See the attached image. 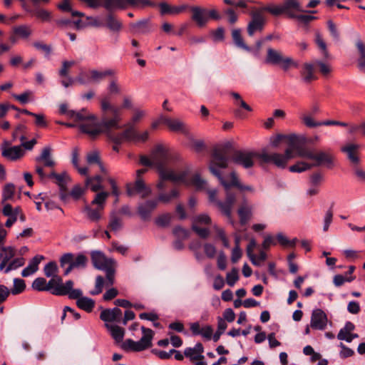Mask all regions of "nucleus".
<instances>
[{
  "instance_id": "obj_52",
  "label": "nucleus",
  "mask_w": 365,
  "mask_h": 365,
  "mask_svg": "<svg viewBox=\"0 0 365 365\" xmlns=\"http://www.w3.org/2000/svg\"><path fill=\"white\" fill-rule=\"evenodd\" d=\"M109 195L107 192H101L96 195L95 198L92 201V205H97L100 209H103L104 203Z\"/></svg>"
},
{
  "instance_id": "obj_63",
  "label": "nucleus",
  "mask_w": 365,
  "mask_h": 365,
  "mask_svg": "<svg viewBox=\"0 0 365 365\" xmlns=\"http://www.w3.org/2000/svg\"><path fill=\"white\" fill-rule=\"evenodd\" d=\"M173 233L178 238L186 239L189 236V231L181 226L175 227Z\"/></svg>"
},
{
  "instance_id": "obj_17",
  "label": "nucleus",
  "mask_w": 365,
  "mask_h": 365,
  "mask_svg": "<svg viewBox=\"0 0 365 365\" xmlns=\"http://www.w3.org/2000/svg\"><path fill=\"white\" fill-rule=\"evenodd\" d=\"M24 8L31 16H34L42 22H50L53 18L51 12L38 5L34 6L33 8L28 6H24Z\"/></svg>"
},
{
  "instance_id": "obj_46",
  "label": "nucleus",
  "mask_w": 365,
  "mask_h": 365,
  "mask_svg": "<svg viewBox=\"0 0 365 365\" xmlns=\"http://www.w3.org/2000/svg\"><path fill=\"white\" fill-rule=\"evenodd\" d=\"M13 31L14 34L24 38L29 37L31 34V30L27 25H20L16 26L14 28Z\"/></svg>"
},
{
  "instance_id": "obj_9",
  "label": "nucleus",
  "mask_w": 365,
  "mask_h": 365,
  "mask_svg": "<svg viewBox=\"0 0 365 365\" xmlns=\"http://www.w3.org/2000/svg\"><path fill=\"white\" fill-rule=\"evenodd\" d=\"M90 78L88 79L84 78V76H88L86 72H81L76 78V81L81 85H86L91 82L99 83L107 76H113L115 72L113 69H106L103 71H99L96 69L89 71Z\"/></svg>"
},
{
  "instance_id": "obj_47",
  "label": "nucleus",
  "mask_w": 365,
  "mask_h": 365,
  "mask_svg": "<svg viewBox=\"0 0 365 365\" xmlns=\"http://www.w3.org/2000/svg\"><path fill=\"white\" fill-rule=\"evenodd\" d=\"M58 8L62 11L71 12L72 16H83L84 14L78 11H73L69 0H63L58 5Z\"/></svg>"
},
{
  "instance_id": "obj_22",
  "label": "nucleus",
  "mask_w": 365,
  "mask_h": 365,
  "mask_svg": "<svg viewBox=\"0 0 365 365\" xmlns=\"http://www.w3.org/2000/svg\"><path fill=\"white\" fill-rule=\"evenodd\" d=\"M134 193H138L141 198H145L151 194V189L145 185L141 178H137L133 187H127V194L129 196Z\"/></svg>"
},
{
  "instance_id": "obj_11",
  "label": "nucleus",
  "mask_w": 365,
  "mask_h": 365,
  "mask_svg": "<svg viewBox=\"0 0 365 365\" xmlns=\"http://www.w3.org/2000/svg\"><path fill=\"white\" fill-rule=\"evenodd\" d=\"M91 257L93 267L99 270H103L116 264V262L113 258L106 257L104 253L101 251H92L91 252Z\"/></svg>"
},
{
  "instance_id": "obj_7",
  "label": "nucleus",
  "mask_w": 365,
  "mask_h": 365,
  "mask_svg": "<svg viewBox=\"0 0 365 365\" xmlns=\"http://www.w3.org/2000/svg\"><path fill=\"white\" fill-rule=\"evenodd\" d=\"M148 136L149 133L148 131H145L142 134H138L135 130L133 125H130V128H128L122 133L109 134V140L115 144H122L125 140L145 142L148 139Z\"/></svg>"
},
{
  "instance_id": "obj_33",
  "label": "nucleus",
  "mask_w": 365,
  "mask_h": 365,
  "mask_svg": "<svg viewBox=\"0 0 365 365\" xmlns=\"http://www.w3.org/2000/svg\"><path fill=\"white\" fill-rule=\"evenodd\" d=\"M43 258L42 255H36L29 262L28 266L22 270V277H27L35 273L38 269V264Z\"/></svg>"
},
{
  "instance_id": "obj_1",
  "label": "nucleus",
  "mask_w": 365,
  "mask_h": 365,
  "mask_svg": "<svg viewBox=\"0 0 365 365\" xmlns=\"http://www.w3.org/2000/svg\"><path fill=\"white\" fill-rule=\"evenodd\" d=\"M228 145H221L213 148L212 152V160L209 165V170L211 173L217 178L220 184L224 187L226 192V199L222 202L217 199V190L215 189L208 190L209 201L213 203L221 212L226 216L230 222L233 224L231 211L236 200V193L230 189V185L222 177L220 169L227 168L229 163Z\"/></svg>"
},
{
  "instance_id": "obj_30",
  "label": "nucleus",
  "mask_w": 365,
  "mask_h": 365,
  "mask_svg": "<svg viewBox=\"0 0 365 365\" xmlns=\"http://www.w3.org/2000/svg\"><path fill=\"white\" fill-rule=\"evenodd\" d=\"M35 160L38 163L43 162L45 167L52 168L56 165L51 158V148L49 146L44 147L41 154L36 157Z\"/></svg>"
},
{
  "instance_id": "obj_28",
  "label": "nucleus",
  "mask_w": 365,
  "mask_h": 365,
  "mask_svg": "<svg viewBox=\"0 0 365 365\" xmlns=\"http://www.w3.org/2000/svg\"><path fill=\"white\" fill-rule=\"evenodd\" d=\"M16 255V248L12 246L0 248V270H3Z\"/></svg>"
},
{
  "instance_id": "obj_35",
  "label": "nucleus",
  "mask_w": 365,
  "mask_h": 365,
  "mask_svg": "<svg viewBox=\"0 0 365 365\" xmlns=\"http://www.w3.org/2000/svg\"><path fill=\"white\" fill-rule=\"evenodd\" d=\"M63 285L64 283L61 277H53L48 283L46 282L45 291H50L53 294L58 296L57 293Z\"/></svg>"
},
{
  "instance_id": "obj_55",
  "label": "nucleus",
  "mask_w": 365,
  "mask_h": 365,
  "mask_svg": "<svg viewBox=\"0 0 365 365\" xmlns=\"http://www.w3.org/2000/svg\"><path fill=\"white\" fill-rule=\"evenodd\" d=\"M178 195H179L178 191L177 190L174 189V190H172L170 193H160L156 200H158V202L159 201H161L165 203H167V202H170L172 199L178 197Z\"/></svg>"
},
{
  "instance_id": "obj_34",
  "label": "nucleus",
  "mask_w": 365,
  "mask_h": 365,
  "mask_svg": "<svg viewBox=\"0 0 365 365\" xmlns=\"http://www.w3.org/2000/svg\"><path fill=\"white\" fill-rule=\"evenodd\" d=\"M287 138L289 140V147L287 149H292V150H294V148H295V144L297 143V140L298 139V136L295 134H291V135H282V134H278L276 137H274L272 141H271V145L274 148H277L280 141L282 139ZM292 155L294 156V153H292Z\"/></svg>"
},
{
  "instance_id": "obj_39",
  "label": "nucleus",
  "mask_w": 365,
  "mask_h": 365,
  "mask_svg": "<svg viewBox=\"0 0 365 365\" xmlns=\"http://www.w3.org/2000/svg\"><path fill=\"white\" fill-rule=\"evenodd\" d=\"M257 247V242L254 238L250 240L249 244L247 246L246 252L247 257L254 265L259 266V263L257 261V256L254 254V250Z\"/></svg>"
},
{
  "instance_id": "obj_24",
  "label": "nucleus",
  "mask_w": 365,
  "mask_h": 365,
  "mask_svg": "<svg viewBox=\"0 0 365 365\" xmlns=\"http://www.w3.org/2000/svg\"><path fill=\"white\" fill-rule=\"evenodd\" d=\"M157 6L159 7L160 14L162 16L165 15H177L184 11L188 6L182 4L180 6H172L165 1L157 4Z\"/></svg>"
},
{
  "instance_id": "obj_49",
  "label": "nucleus",
  "mask_w": 365,
  "mask_h": 365,
  "mask_svg": "<svg viewBox=\"0 0 365 365\" xmlns=\"http://www.w3.org/2000/svg\"><path fill=\"white\" fill-rule=\"evenodd\" d=\"M230 177H231V182H229V184L230 185V187L232 186H235V187H238L241 190H247V191H250V192H252L254 190V189L252 186L241 185L239 182L237 176L235 172H232L230 173Z\"/></svg>"
},
{
  "instance_id": "obj_2",
  "label": "nucleus",
  "mask_w": 365,
  "mask_h": 365,
  "mask_svg": "<svg viewBox=\"0 0 365 365\" xmlns=\"http://www.w3.org/2000/svg\"><path fill=\"white\" fill-rule=\"evenodd\" d=\"M255 158L259 159L260 164L271 163L278 168L284 169L287 167L289 160L293 158V155L292 149H286L283 154L268 152L266 149H263L261 152L237 150L231 156V160L234 163L241 165L245 169L254 166Z\"/></svg>"
},
{
  "instance_id": "obj_23",
  "label": "nucleus",
  "mask_w": 365,
  "mask_h": 365,
  "mask_svg": "<svg viewBox=\"0 0 365 365\" xmlns=\"http://www.w3.org/2000/svg\"><path fill=\"white\" fill-rule=\"evenodd\" d=\"M160 121L166 125L171 131L187 133V129L183 122L178 119H172L165 116H160Z\"/></svg>"
},
{
  "instance_id": "obj_60",
  "label": "nucleus",
  "mask_w": 365,
  "mask_h": 365,
  "mask_svg": "<svg viewBox=\"0 0 365 365\" xmlns=\"http://www.w3.org/2000/svg\"><path fill=\"white\" fill-rule=\"evenodd\" d=\"M190 185L195 186L197 189H202L206 185V181L199 174H195L190 180Z\"/></svg>"
},
{
  "instance_id": "obj_21",
  "label": "nucleus",
  "mask_w": 365,
  "mask_h": 365,
  "mask_svg": "<svg viewBox=\"0 0 365 365\" xmlns=\"http://www.w3.org/2000/svg\"><path fill=\"white\" fill-rule=\"evenodd\" d=\"M265 20L260 13H254L252 15V20L247 26V33L252 36L257 31H262L264 29Z\"/></svg>"
},
{
  "instance_id": "obj_5",
  "label": "nucleus",
  "mask_w": 365,
  "mask_h": 365,
  "mask_svg": "<svg viewBox=\"0 0 365 365\" xmlns=\"http://www.w3.org/2000/svg\"><path fill=\"white\" fill-rule=\"evenodd\" d=\"M68 116L75 121L81 122L78 127L82 133L88 135L92 138H95L99 135L91 133L93 132L95 127H101L99 120L96 115L87 113L86 109L83 108L78 112L71 110L68 112Z\"/></svg>"
},
{
  "instance_id": "obj_14",
  "label": "nucleus",
  "mask_w": 365,
  "mask_h": 365,
  "mask_svg": "<svg viewBox=\"0 0 365 365\" xmlns=\"http://www.w3.org/2000/svg\"><path fill=\"white\" fill-rule=\"evenodd\" d=\"M158 206V200H148L145 202H140L138 205V213L140 218L144 220H150L152 212Z\"/></svg>"
},
{
  "instance_id": "obj_51",
  "label": "nucleus",
  "mask_w": 365,
  "mask_h": 365,
  "mask_svg": "<svg viewBox=\"0 0 365 365\" xmlns=\"http://www.w3.org/2000/svg\"><path fill=\"white\" fill-rule=\"evenodd\" d=\"M171 219H172V215L170 213H165V214L159 215L155 219V222L158 227H165L170 225V223L171 222Z\"/></svg>"
},
{
  "instance_id": "obj_12",
  "label": "nucleus",
  "mask_w": 365,
  "mask_h": 365,
  "mask_svg": "<svg viewBox=\"0 0 365 365\" xmlns=\"http://www.w3.org/2000/svg\"><path fill=\"white\" fill-rule=\"evenodd\" d=\"M130 30L135 34H148L155 29V26L148 18L143 19L137 22L129 24Z\"/></svg>"
},
{
  "instance_id": "obj_10",
  "label": "nucleus",
  "mask_w": 365,
  "mask_h": 365,
  "mask_svg": "<svg viewBox=\"0 0 365 365\" xmlns=\"http://www.w3.org/2000/svg\"><path fill=\"white\" fill-rule=\"evenodd\" d=\"M60 265L62 268L67 264H70L74 269H83L86 267L88 258L83 254H78L75 256L73 253L68 252L63 254L59 259Z\"/></svg>"
},
{
  "instance_id": "obj_42",
  "label": "nucleus",
  "mask_w": 365,
  "mask_h": 365,
  "mask_svg": "<svg viewBox=\"0 0 365 365\" xmlns=\"http://www.w3.org/2000/svg\"><path fill=\"white\" fill-rule=\"evenodd\" d=\"M312 168L311 163H308L304 161H298L293 165L289 168V170L292 173H302L306 170H310Z\"/></svg>"
},
{
  "instance_id": "obj_29",
  "label": "nucleus",
  "mask_w": 365,
  "mask_h": 365,
  "mask_svg": "<svg viewBox=\"0 0 365 365\" xmlns=\"http://www.w3.org/2000/svg\"><path fill=\"white\" fill-rule=\"evenodd\" d=\"M359 146L356 144H348L341 148V152L344 153L347 155V158L351 163L352 167L355 165H358L360 163L359 158L357 155V150Z\"/></svg>"
},
{
  "instance_id": "obj_43",
  "label": "nucleus",
  "mask_w": 365,
  "mask_h": 365,
  "mask_svg": "<svg viewBox=\"0 0 365 365\" xmlns=\"http://www.w3.org/2000/svg\"><path fill=\"white\" fill-rule=\"evenodd\" d=\"M15 193V185L13 183H7L2 193V201L4 204L5 201L12 200Z\"/></svg>"
},
{
  "instance_id": "obj_36",
  "label": "nucleus",
  "mask_w": 365,
  "mask_h": 365,
  "mask_svg": "<svg viewBox=\"0 0 365 365\" xmlns=\"http://www.w3.org/2000/svg\"><path fill=\"white\" fill-rule=\"evenodd\" d=\"M232 38L237 47L242 48L247 51H251V48L245 43L241 35V30L240 29H235L232 31Z\"/></svg>"
},
{
  "instance_id": "obj_32",
  "label": "nucleus",
  "mask_w": 365,
  "mask_h": 365,
  "mask_svg": "<svg viewBox=\"0 0 365 365\" xmlns=\"http://www.w3.org/2000/svg\"><path fill=\"white\" fill-rule=\"evenodd\" d=\"M105 327L109 331L110 336L116 343L123 341L125 335V329L123 328L119 327L118 325L109 323H106Z\"/></svg>"
},
{
  "instance_id": "obj_41",
  "label": "nucleus",
  "mask_w": 365,
  "mask_h": 365,
  "mask_svg": "<svg viewBox=\"0 0 365 365\" xmlns=\"http://www.w3.org/2000/svg\"><path fill=\"white\" fill-rule=\"evenodd\" d=\"M25 263V259L23 257H16L11 259L3 269L5 273H9L11 270H15L22 267Z\"/></svg>"
},
{
  "instance_id": "obj_15",
  "label": "nucleus",
  "mask_w": 365,
  "mask_h": 365,
  "mask_svg": "<svg viewBox=\"0 0 365 365\" xmlns=\"http://www.w3.org/2000/svg\"><path fill=\"white\" fill-rule=\"evenodd\" d=\"M192 19L198 27H204L209 21L208 10L200 6H191Z\"/></svg>"
},
{
  "instance_id": "obj_50",
  "label": "nucleus",
  "mask_w": 365,
  "mask_h": 365,
  "mask_svg": "<svg viewBox=\"0 0 365 365\" xmlns=\"http://www.w3.org/2000/svg\"><path fill=\"white\" fill-rule=\"evenodd\" d=\"M324 181V176L320 172H314L309 178V186H320Z\"/></svg>"
},
{
  "instance_id": "obj_54",
  "label": "nucleus",
  "mask_w": 365,
  "mask_h": 365,
  "mask_svg": "<svg viewBox=\"0 0 365 365\" xmlns=\"http://www.w3.org/2000/svg\"><path fill=\"white\" fill-rule=\"evenodd\" d=\"M303 75V79L306 83H309L316 78L314 74V67L312 64L306 63L304 65V71Z\"/></svg>"
},
{
  "instance_id": "obj_19",
  "label": "nucleus",
  "mask_w": 365,
  "mask_h": 365,
  "mask_svg": "<svg viewBox=\"0 0 365 365\" xmlns=\"http://www.w3.org/2000/svg\"><path fill=\"white\" fill-rule=\"evenodd\" d=\"M190 168H187L184 170L175 173L173 170L168 169L165 173L164 176L162 177L163 180H169L172 182H180L186 185H190V180L187 179V176L190 173Z\"/></svg>"
},
{
  "instance_id": "obj_18",
  "label": "nucleus",
  "mask_w": 365,
  "mask_h": 365,
  "mask_svg": "<svg viewBox=\"0 0 365 365\" xmlns=\"http://www.w3.org/2000/svg\"><path fill=\"white\" fill-rule=\"evenodd\" d=\"M141 330L143 334V336L139 341H135L134 351H143L149 348L152 345L151 341L153 335V330L150 329H147L144 327H141Z\"/></svg>"
},
{
  "instance_id": "obj_40",
  "label": "nucleus",
  "mask_w": 365,
  "mask_h": 365,
  "mask_svg": "<svg viewBox=\"0 0 365 365\" xmlns=\"http://www.w3.org/2000/svg\"><path fill=\"white\" fill-rule=\"evenodd\" d=\"M26 289L25 281L20 278L14 279L13 287L9 289L10 293L13 295H18L22 293Z\"/></svg>"
},
{
  "instance_id": "obj_37",
  "label": "nucleus",
  "mask_w": 365,
  "mask_h": 365,
  "mask_svg": "<svg viewBox=\"0 0 365 365\" xmlns=\"http://www.w3.org/2000/svg\"><path fill=\"white\" fill-rule=\"evenodd\" d=\"M76 305L82 310L91 312L95 307V301L87 297H82L76 301Z\"/></svg>"
},
{
  "instance_id": "obj_56",
  "label": "nucleus",
  "mask_w": 365,
  "mask_h": 365,
  "mask_svg": "<svg viewBox=\"0 0 365 365\" xmlns=\"http://www.w3.org/2000/svg\"><path fill=\"white\" fill-rule=\"evenodd\" d=\"M103 209L97 207L96 209H92L90 207H86L85 211L86 212L88 217L92 221H98L101 219L100 211Z\"/></svg>"
},
{
  "instance_id": "obj_61",
  "label": "nucleus",
  "mask_w": 365,
  "mask_h": 365,
  "mask_svg": "<svg viewBox=\"0 0 365 365\" xmlns=\"http://www.w3.org/2000/svg\"><path fill=\"white\" fill-rule=\"evenodd\" d=\"M289 16L290 18L297 19L299 21L304 23V24H309L312 20L315 19L317 17L312 15H307V14H299L296 15L294 13H289Z\"/></svg>"
},
{
  "instance_id": "obj_48",
  "label": "nucleus",
  "mask_w": 365,
  "mask_h": 365,
  "mask_svg": "<svg viewBox=\"0 0 365 365\" xmlns=\"http://www.w3.org/2000/svg\"><path fill=\"white\" fill-rule=\"evenodd\" d=\"M129 6L138 8H144L145 6L155 7L157 4L151 0H132V2H128V7Z\"/></svg>"
},
{
  "instance_id": "obj_25",
  "label": "nucleus",
  "mask_w": 365,
  "mask_h": 365,
  "mask_svg": "<svg viewBox=\"0 0 365 365\" xmlns=\"http://www.w3.org/2000/svg\"><path fill=\"white\" fill-rule=\"evenodd\" d=\"M204 352V347L202 343H197L194 347H187L184 350V355L188 358L191 361L197 360H204L205 356L202 354Z\"/></svg>"
},
{
  "instance_id": "obj_58",
  "label": "nucleus",
  "mask_w": 365,
  "mask_h": 365,
  "mask_svg": "<svg viewBox=\"0 0 365 365\" xmlns=\"http://www.w3.org/2000/svg\"><path fill=\"white\" fill-rule=\"evenodd\" d=\"M239 279L238 269L237 268H232L231 272H228L226 276L227 284L232 287L235 285L236 282Z\"/></svg>"
},
{
  "instance_id": "obj_6",
  "label": "nucleus",
  "mask_w": 365,
  "mask_h": 365,
  "mask_svg": "<svg viewBox=\"0 0 365 365\" xmlns=\"http://www.w3.org/2000/svg\"><path fill=\"white\" fill-rule=\"evenodd\" d=\"M173 158L174 156L161 144L156 145L151 151V158L153 160L154 166L157 168L161 178L169 169L168 164L173 160Z\"/></svg>"
},
{
  "instance_id": "obj_31",
  "label": "nucleus",
  "mask_w": 365,
  "mask_h": 365,
  "mask_svg": "<svg viewBox=\"0 0 365 365\" xmlns=\"http://www.w3.org/2000/svg\"><path fill=\"white\" fill-rule=\"evenodd\" d=\"M24 154V150L21 148V146L19 145L5 148H3L1 151L2 156L11 160L19 159Z\"/></svg>"
},
{
  "instance_id": "obj_44",
  "label": "nucleus",
  "mask_w": 365,
  "mask_h": 365,
  "mask_svg": "<svg viewBox=\"0 0 365 365\" xmlns=\"http://www.w3.org/2000/svg\"><path fill=\"white\" fill-rule=\"evenodd\" d=\"M58 266L56 262L51 261L46 264L44 267V274L47 277H58L56 274L58 272Z\"/></svg>"
},
{
  "instance_id": "obj_64",
  "label": "nucleus",
  "mask_w": 365,
  "mask_h": 365,
  "mask_svg": "<svg viewBox=\"0 0 365 365\" xmlns=\"http://www.w3.org/2000/svg\"><path fill=\"white\" fill-rule=\"evenodd\" d=\"M46 282L43 277H38L33 282L32 288L39 292L45 291Z\"/></svg>"
},
{
  "instance_id": "obj_26",
  "label": "nucleus",
  "mask_w": 365,
  "mask_h": 365,
  "mask_svg": "<svg viewBox=\"0 0 365 365\" xmlns=\"http://www.w3.org/2000/svg\"><path fill=\"white\" fill-rule=\"evenodd\" d=\"M70 180V177L66 172L57 174L55 178V182L58 185L60 190V198L66 202L68 199V195L66 192V185Z\"/></svg>"
},
{
  "instance_id": "obj_45",
  "label": "nucleus",
  "mask_w": 365,
  "mask_h": 365,
  "mask_svg": "<svg viewBox=\"0 0 365 365\" xmlns=\"http://www.w3.org/2000/svg\"><path fill=\"white\" fill-rule=\"evenodd\" d=\"M283 9L284 10V13H287L288 15L291 9H294L297 11H304L300 6L299 3L297 0H286L282 4Z\"/></svg>"
},
{
  "instance_id": "obj_13",
  "label": "nucleus",
  "mask_w": 365,
  "mask_h": 365,
  "mask_svg": "<svg viewBox=\"0 0 365 365\" xmlns=\"http://www.w3.org/2000/svg\"><path fill=\"white\" fill-rule=\"evenodd\" d=\"M327 316L321 309H315L312 311L310 326L317 330H324L327 325Z\"/></svg>"
},
{
  "instance_id": "obj_59",
  "label": "nucleus",
  "mask_w": 365,
  "mask_h": 365,
  "mask_svg": "<svg viewBox=\"0 0 365 365\" xmlns=\"http://www.w3.org/2000/svg\"><path fill=\"white\" fill-rule=\"evenodd\" d=\"M107 89L111 95L119 94L120 93V86L118 84V79L116 78L110 81Z\"/></svg>"
},
{
  "instance_id": "obj_38",
  "label": "nucleus",
  "mask_w": 365,
  "mask_h": 365,
  "mask_svg": "<svg viewBox=\"0 0 365 365\" xmlns=\"http://www.w3.org/2000/svg\"><path fill=\"white\" fill-rule=\"evenodd\" d=\"M106 26L113 31H119L122 28V24L115 17V16L108 13L106 17Z\"/></svg>"
},
{
  "instance_id": "obj_62",
  "label": "nucleus",
  "mask_w": 365,
  "mask_h": 365,
  "mask_svg": "<svg viewBox=\"0 0 365 365\" xmlns=\"http://www.w3.org/2000/svg\"><path fill=\"white\" fill-rule=\"evenodd\" d=\"M104 284V279L102 276L98 275L96 279L95 289L91 291L90 294L91 295H97L102 292L103 287Z\"/></svg>"
},
{
  "instance_id": "obj_57",
  "label": "nucleus",
  "mask_w": 365,
  "mask_h": 365,
  "mask_svg": "<svg viewBox=\"0 0 365 365\" xmlns=\"http://www.w3.org/2000/svg\"><path fill=\"white\" fill-rule=\"evenodd\" d=\"M356 47L360 53V57L358 60V66L360 69H362L365 67V47L361 41H357Z\"/></svg>"
},
{
  "instance_id": "obj_53",
  "label": "nucleus",
  "mask_w": 365,
  "mask_h": 365,
  "mask_svg": "<svg viewBox=\"0 0 365 365\" xmlns=\"http://www.w3.org/2000/svg\"><path fill=\"white\" fill-rule=\"evenodd\" d=\"M108 227L115 232L118 231L122 227L121 220L115 213L110 215Z\"/></svg>"
},
{
  "instance_id": "obj_8",
  "label": "nucleus",
  "mask_w": 365,
  "mask_h": 365,
  "mask_svg": "<svg viewBox=\"0 0 365 365\" xmlns=\"http://www.w3.org/2000/svg\"><path fill=\"white\" fill-rule=\"evenodd\" d=\"M265 62L272 65H280L284 71L292 66H297V63L291 57L283 56L280 51L272 48H267Z\"/></svg>"
},
{
  "instance_id": "obj_20",
  "label": "nucleus",
  "mask_w": 365,
  "mask_h": 365,
  "mask_svg": "<svg viewBox=\"0 0 365 365\" xmlns=\"http://www.w3.org/2000/svg\"><path fill=\"white\" fill-rule=\"evenodd\" d=\"M100 319L106 323L120 322L122 320V311L118 307L105 309L100 314Z\"/></svg>"
},
{
  "instance_id": "obj_3",
  "label": "nucleus",
  "mask_w": 365,
  "mask_h": 365,
  "mask_svg": "<svg viewBox=\"0 0 365 365\" xmlns=\"http://www.w3.org/2000/svg\"><path fill=\"white\" fill-rule=\"evenodd\" d=\"M102 115L99 121L101 127H95L93 134L105 133L109 139V134H114L113 129H120L121 120L120 108L112 105L106 99L101 102Z\"/></svg>"
},
{
  "instance_id": "obj_16",
  "label": "nucleus",
  "mask_w": 365,
  "mask_h": 365,
  "mask_svg": "<svg viewBox=\"0 0 365 365\" xmlns=\"http://www.w3.org/2000/svg\"><path fill=\"white\" fill-rule=\"evenodd\" d=\"M73 284L72 280H67L57 294L58 296L67 295L70 299H76L77 301L78 299L83 297V292L81 289H73Z\"/></svg>"
},
{
  "instance_id": "obj_27",
  "label": "nucleus",
  "mask_w": 365,
  "mask_h": 365,
  "mask_svg": "<svg viewBox=\"0 0 365 365\" xmlns=\"http://www.w3.org/2000/svg\"><path fill=\"white\" fill-rule=\"evenodd\" d=\"M132 0H103L102 6L108 13L116 10H123L128 8V2Z\"/></svg>"
},
{
  "instance_id": "obj_4",
  "label": "nucleus",
  "mask_w": 365,
  "mask_h": 365,
  "mask_svg": "<svg viewBox=\"0 0 365 365\" xmlns=\"http://www.w3.org/2000/svg\"><path fill=\"white\" fill-rule=\"evenodd\" d=\"M299 155L302 158L312 160V167H324L331 170L336 166V158L331 149L302 148L299 151Z\"/></svg>"
}]
</instances>
